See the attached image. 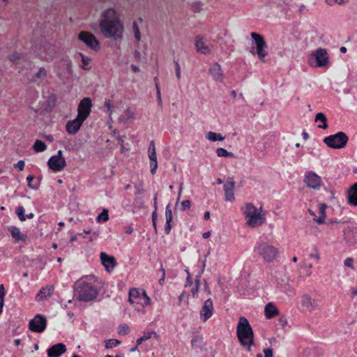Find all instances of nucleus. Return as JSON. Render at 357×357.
Here are the masks:
<instances>
[{"instance_id": "nucleus-20", "label": "nucleus", "mask_w": 357, "mask_h": 357, "mask_svg": "<svg viewBox=\"0 0 357 357\" xmlns=\"http://www.w3.org/2000/svg\"><path fill=\"white\" fill-rule=\"evenodd\" d=\"M149 158L150 160L151 172L152 174H154L158 168V161L155 148L153 142H151L149 147Z\"/></svg>"}, {"instance_id": "nucleus-44", "label": "nucleus", "mask_w": 357, "mask_h": 357, "mask_svg": "<svg viewBox=\"0 0 357 357\" xmlns=\"http://www.w3.org/2000/svg\"><path fill=\"white\" fill-rule=\"evenodd\" d=\"M105 105L107 108V113L109 116L112 114L113 104L111 100H107L105 102Z\"/></svg>"}, {"instance_id": "nucleus-34", "label": "nucleus", "mask_w": 357, "mask_h": 357, "mask_svg": "<svg viewBox=\"0 0 357 357\" xmlns=\"http://www.w3.org/2000/svg\"><path fill=\"white\" fill-rule=\"evenodd\" d=\"M47 149V146L43 141L36 140L33 144V149L36 152H42Z\"/></svg>"}, {"instance_id": "nucleus-9", "label": "nucleus", "mask_w": 357, "mask_h": 357, "mask_svg": "<svg viewBox=\"0 0 357 357\" xmlns=\"http://www.w3.org/2000/svg\"><path fill=\"white\" fill-rule=\"evenodd\" d=\"M250 36L256 47V52H252V54H257L259 60L265 62V57L268 54V46L264 37L255 32H252Z\"/></svg>"}, {"instance_id": "nucleus-35", "label": "nucleus", "mask_w": 357, "mask_h": 357, "mask_svg": "<svg viewBox=\"0 0 357 357\" xmlns=\"http://www.w3.org/2000/svg\"><path fill=\"white\" fill-rule=\"evenodd\" d=\"M109 220V211L107 209L104 208L102 211L98 214V215L96 218V220L98 222H107Z\"/></svg>"}, {"instance_id": "nucleus-11", "label": "nucleus", "mask_w": 357, "mask_h": 357, "mask_svg": "<svg viewBox=\"0 0 357 357\" xmlns=\"http://www.w3.org/2000/svg\"><path fill=\"white\" fill-rule=\"evenodd\" d=\"M77 38L91 50L96 52L100 50V43L92 33L82 31L78 34Z\"/></svg>"}, {"instance_id": "nucleus-48", "label": "nucleus", "mask_w": 357, "mask_h": 357, "mask_svg": "<svg viewBox=\"0 0 357 357\" xmlns=\"http://www.w3.org/2000/svg\"><path fill=\"white\" fill-rule=\"evenodd\" d=\"M353 264H354V260L352 258H347L344 261V264L345 266L349 267L352 269H354Z\"/></svg>"}, {"instance_id": "nucleus-39", "label": "nucleus", "mask_w": 357, "mask_h": 357, "mask_svg": "<svg viewBox=\"0 0 357 357\" xmlns=\"http://www.w3.org/2000/svg\"><path fill=\"white\" fill-rule=\"evenodd\" d=\"M16 214L17 215L19 219L21 221H25L26 220V217L24 215V208L23 206H19L16 210Z\"/></svg>"}, {"instance_id": "nucleus-42", "label": "nucleus", "mask_w": 357, "mask_h": 357, "mask_svg": "<svg viewBox=\"0 0 357 357\" xmlns=\"http://www.w3.org/2000/svg\"><path fill=\"white\" fill-rule=\"evenodd\" d=\"M165 218L166 220L169 222H172L173 220V214L169 205H167L165 208Z\"/></svg>"}, {"instance_id": "nucleus-56", "label": "nucleus", "mask_w": 357, "mask_h": 357, "mask_svg": "<svg viewBox=\"0 0 357 357\" xmlns=\"http://www.w3.org/2000/svg\"><path fill=\"white\" fill-rule=\"evenodd\" d=\"M134 231V229L131 226H128L126 227V233L128 234H130L133 232Z\"/></svg>"}, {"instance_id": "nucleus-32", "label": "nucleus", "mask_w": 357, "mask_h": 357, "mask_svg": "<svg viewBox=\"0 0 357 357\" xmlns=\"http://www.w3.org/2000/svg\"><path fill=\"white\" fill-rule=\"evenodd\" d=\"M206 138L211 142H218V141H223L225 140V136H222L220 133H216L214 132H208L206 134Z\"/></svg>"}, {"instance_id": "nucleus-38", "label": "nucleus", "mask_w": 357, "mask_h": 357, "mask_svg": "<svg viewBox=\"0 0 357 357\" xmlns=\"http://www.w3.org/2000/svg\"><path fill=\"white\" fill-rule=\"evenodd\" d=\"M216 153H217L218 156H219V157H230V156L232 155L231 153L228 152L224 148H218V149H217Z\"/></svg>"}, {"instance_id": "nucleus-23", "label": "nucleus", "mask_w": 357, "mask_h": 357, "mask_svg": "<svg viewBox=\"0 0 357 357\" xmlns=\"http://www.w3.org/2000/svg\"><path fill=\"white\" fill-rule=\"evenodd\" d=\"M195 46L197 52L202 54H208L211 52V48L202 37H197L195 40Z\"/></svg>"}, {"instance_id": "nucleus-49", "label": "nucleus", "mask_w": 357, "mask_h": 357, "mask_svg": "<svg viewBox=\"0 0 357 357\" xmlns=\"http://www.w3.org/2000/svg\"><path fill=\"white\" fill-rule=\"evenodd\" d=\"M24 160H19L15 165V167L17 168L20 171H22L24 168Z\"/></svg>"}, {"instance_id": "nucleus-1", "label": "nucleus", "mask_w": 357, "mask_h": 357, "mask_svg": "<svg viewBox=\"0 0 357 357\" xmlns=\"http://www.w3.org/2000/svg\"><path fill=\"white\" fill-rule=\"evenodd\" d=\"M99 26L106 38H112L115 40L122 39L124 26L114 8H109L102 12Z\"/></svg>"}, {"instance_id": "nucleus-14", "label": "nucleus", "mask_w": 357, "mask_h": 357, "mask_svg": "<svg viewBox=\"0 0 357 357\" xmlns=\"http://www.w3.org/2000/svg\"><path fill=\"white\" fill-rule=\"evenodd\" d=\"M101 264L107 273H112L117 265L116 260L113 255L102 252L100 254Z\"/></svg>"}, {"instance_id": "nucleus-24", "label": "nucleus", "mask_w": 357, "mask_h": 357, "mask_svg": "<svg viewBox=\"0 0 357 357\" xmlns=\"http://www.w3.org/2000/svg\"><path fill=\"white\" fill-rule=\"evenodd\" d=\"M235 183L233 181H227L224 185V192L225 200L229 202H232L235 199L234 190Z\"/></svg>"}, {"instance_id": "nucleus-4", "label": "nucleus", "mask_w": 357, "mask_h": 357, "mask_svg": "<svg viewBox=\"0 0 357 357\" xmlns=\"http://www.w3.org/2000/svg\"><path fill=\"white\" fill-rule=\"evenodd\" d=\"M236 335L242 347L247 351L251 352L255 346V336L252 326L244 317L239 318L236 326Z\"/></svg>"}, {"instance_id": "nucleus-8", "label": "nucleus", "mask_w": 357, "mask_h": 357, "mask_svg": "<svg viewBox=\"0 0 357 357\" xmlns=\"http://www.w3.org/2000/svg\"><path fill=\"white\" fill-rule=\"evenodd\" d=\"M349 138L343 132L329 135L324 139V142L329 148L333 149H341L346 146Z\"/></svg>"}, {"instance_id": "nucleus-37", "label": "nucleus", "mask_w": 357, "mask_h": 357, "mask_svg": "<svg viewBox=\"0 0 357 357\" xmlns=\"http://www.w3.org/2000/svg\"><path fill=\"white\" fill-rule=\"evenodd\" d=\"M132 29H133L135 38L136 41L137 43H139L141 40V33H140L139 29L136 22L133 23Z\"/></svg>"}, {"instance_id": "nucleus-47", "label": "nucleus", "mask_w": 357, "mask_h": 357, "mask_svg": "<svg viewBox=\"0 0 357 357\" xmlns=\"http://www.w3.org/2000/svg\"><path fill=\"white\" fill-rule=\"evenodd\" d=\"M199 282L200 281L199 279L196 280L195 284L191 289L192 294L194 297L197 296V295L199 287Z\"/></svg>"}, {"instance_id": "nucleus-2", "label": "nucleus", "mask_w": 357, "mask_h": 357, "mask_svg": "<svg viewBox=\"0 0 357 357\" xmlns=\"http://www.w3.org/2000/svg\"><path fill=\"white\" fill-rule=\"evenodd\" d=\"M97 278L93 275L81 278L75 283V292L79 301H90L96 298L98 289Z\"/></svg>"}, {"instance_id": "nucleus-62", "label": "nucleus", "mask_w": 357, "mask_h": 357, "mask_svg": "<svg viewBox=\"0 0 357 357\" xmlns=\"http://www.w3.org/2000/svg\"><path fill=\"white\" fill-rule=\"evenodd\" d=\"M204 218L206 220H208L210 218V212L209 211H206L204 213Z\"/></svg>"}, {"instance_id": "nucleus-10", "label": "nucleus", "mask_w": 357, "mask_h": 357, "mask_svg": "<svg viewBox=\"0 0 357 357\" xmlns=\"http://www.w3.org/2000/svg\"><path fill=\"white\" fill-rule=\"evenodd\" d=\"M47 166L54 172H61L65 168L66 161L61 150L58 151L56 155L50 158L47 161Z\"/></svg>"}, {"instance_id": "nucleus-61", "label": "nucleus", "mask_w": 357, "mask_h": 357, "mask_svg": "<svg viewBox=\"0 0 357 357\" xmlns=\"http://www.w3.org/2000/svg\"><path fill=\"white\" fill-rule=\"evenodd\" d=\"M182 190H183V188H182V186H181L180 188H179V190H178V193L177 202L180 200V198H181V193H182Z\"/></svg>"}, {"instance_id": "nucleus-33", "label": "nucleus", "mask_w": 357, "mask_h": 357, "mask_svg": "<svg viewBox=\"0 0 357 357\" xmlns=\"http://www.w3.org/2000/svg\"><path fill=\"white\" fill-rule=\"evenodd\" d=\"M79 56L82 59V66L81 68L84 70H89L90 66L89 64L91 63V59L85 56L82 53H79Z\"/></svg>"}, {"instance_id": "nucleus-15", "label": "nucleus", "mask_w": 357, "mask_h": 357, "mask_svg": "<svg viewBox=\"0 0 357 357\" xmlns=\"http://www.w3.org/2000/svg\"><path fill=\"white\" fill-rule=\"evenodd\" d=\"M304 182L308 188L317 190L321 188L322 180L319 176L311 172L305 175Z\"/></svg>"}, {"instance_id": "nucleus-40", "label": "nucleus", "mask_w": 357, "mask_h": 357, "mask_svg": "<svg viewBox=\"0 0 357 357\" xmlns=\"http://www.w3.org/2000/svg\"><path fill=\"white\" fill-rule=\"evenodd\" d=\"M154 333H155L154 332H149V333H145L143 336H142L141 337H139L137 340V345L141 344L143 341H145V340L151 338L152 335Z\"/></svg>"}, {"instance_id": "nucleus-60", "label": "nucleus", "mask_w": 357, "mask_h": 357, "mask_svg": "<svg viewBox=\"0 0 357 357\" xmlns=\"http://www.w3.org/2000/svg\"><path fill=\"white\" fill-rule=\"evenodd\" d=\"M3 303H4V298H0V314L2 312V308H3Z\"/></svg>"}, {"instance_id": "nucleus-7", "label": "nucleus", "mask_w": 357, "mask_h": 357, "mask_svg": "<svg viewBox=\"0 0 357 357\" xmlns=\"http://www.w3.org/2000/svg\"><path fill=\"white\" fill-rule=\"evenodd\" d=\"M308 64L314 68H326L329 64V54L326 49L318 48L308 56Z\"/></svg>"}, {"instance_id": "nucleus-18", "label": "nucleus", "mask_w": 357, "mask_h": 357, "mask_svg": "<svg viewBox=\"0 0 357 357\" xmlns=\"http://www.w3.org/2000/svg\"><path fill=\"white\" fill-rule=\"evenodd\" d=\"M84 120L77 116L75 119L69 121L66 125V132L69 135L76 134L82 126Z\"/></svg>"}, {"instance_id": "nucleus-41", "label": "nucleus", "mask_w": 357, "mask_h": 357, "mask_svg": "<svg viewBox=\"0 0 357 357\" xmlns=\"http://www.w3.org/2000/svg\"><path fill=\"white\" fill-rule=\"evenodd\" d=\"M264 356H263L261 354H258L257 357H273V351L271 348H266L263 350Z\"/></svg>"}, {"instance_id": "nucleus-21", "label": "nucleus", "mask_w": 357, "mask_h": 357, "mask_svg": "<svg viewBox=\"0 0 357 357\" xmlns=\"http://www.w3.org/2000/svg\"><path fill=\"white\" fill-rule=\"evenodd\" d=\"M209 74L215 82H222L224 80L223 71L219 63L212 65L209 69Z\"/></svg>"}, {"instance_id": "nucleus-55", "label": "nucleus", "mask_w": 357, "mask_h": 357, "mask_svg": "<svg viewBox=\"0 0 357 357\" xmlns=\"http://www.w3.org/2000/svg\"><path fill=\"white\" fill-rule=\"evenodd\" d=\"M156 89H157V96H158V102H162L161 93H160V91L159 87H158V85H156Z\"/></svg>"}, {"instance_id": "nucleus-43", "label": "nucleus", "mask_w": 357, "mask_h": 357, "mask_svg": "<svg viewBox=\"0 0 357 357\" xmlns=\"http://www.w3.org/2000/svg\"><path fill=\"white\" fill-rule=\"evenodd\" d=\"M130 331V328L126 324H121L119 328V333L121 335H127Z\"/></svg>"}, {"instance_id": "nucleus-57", "label": "nucleus", "mask_w": 357, "mask_h": 357, "mask_svg": "<svg viewBox=\"0 0 357 357\" xmlns=\"http://www.w3.org/2000/svg\"><path fill=\"white\" fill-rule=\"evenodd\" d=\"M156 217H157V215H156V211H155L153 214H152V220H153V224L154 225V227H155L156 226V224H155V219H156Z\"/></svg>"}, {"instance_id": "nucleus-59", "label": "nucleus", "mask_w": 357, "mask_h": 357, "mask_svg": "<svg viewBox=\"0 0 357 357\" xmlns=\"http://www.w3.org/2000/svg\"><path fill=\"white\" fill-rule=\"evenodd\" d=\"M211 236V231H208L206 232L203 233L202 236L204 238H208Z\"/></svg>"}, {"instance_id": "nucleus-19", "label": "nucleus", "mask_w": 357, "mask_h": 357, "mask_svg": "<svg viewBox=\"0 0 357 357\" xmlns=\"http://www.w3.org/2000/svg\"><path fill=\"white\" fill-rule=\"evenodd\" d=\"M8 230L9 231L12 238L14 239L15 243L19 242H27L29 241V238L27 235L23 234L20 228L11 225L8 227Z\"/></svg>"}, {"instance_id": "nucleus-64", "label": "nucleus", "mask_w": 357, "mask_h": 357, "mask_svg": "<svg viewBox=\"0 0 357 357\" xmlns=\"http://www.w3.org/2000/svg\"><path fill=\"white\" fill-rule=\"evenodd\" d=\"M192 282L190 278L189 277H188L187 280H186V286L192 285Z\"/></svg>"}, {"instance_id": "nucleus-46", "label": "nucleus", "mask_w": 357, "mask_h": 357, "mask_svg": "<svg viewBox=\"0 0 357 357\" xmlns=\"http://www.w3.org/2000/svg\"><path fill=\"white\" fill-rule=\"evenodd\" d=\"M191 202L190 200H185L181 203V210L185 211L190 208Z\"/></svg>"}, {"instance_id": "nucleus-51", "label": "nucleus", "mask_w": 357, "mask_h": 357, "mask_svg": "<svg viewBox=\"0 0 357 357\" xmlns=\"http://www.w3.org/2000/svg\"><path fill=\"white\" fill-rule=\"evenodd\" d=\"M171 222H169L168 220H166L165 231H166L167 234H169L170 230H171V229H172Z\"/></svg>"}, {"instance_id": "nucleus-36", "label": "nucleus", "mask_w": 357, "mask_h": 357, "mask_svg": "<svg viewBox=\"0 0 357 357\" xmlns=\"http://www.w3.org/2000/svg\"><path fill=\"white\" fill-rule=\"evenodd\" d=\"M105 344L107 349H112L120 344V341L116 339H108L105 341Z\"/></svg>"}, {"instance_id": "nucleus-26", "label": "nucleus", "mask_w": 357, "mask_h": 357, "mask_svg": "<svg viewBox=\"0 0 357 357\" xmlns=\"http://www.w3.org/2000/svg\"><path fill=\"white\" fill-rule=\"evenodd\" d=\"M344 238L347 243L354 245L357 243V229L355 228H347L344 231Z\"/></svg>"}, {"instance_id": "nucleus-30", "label": "nucleus", "mask_w": 357, "mask_h": 357, "mask_svg": "<svg viewBox=\"0 0 357 357\" xmlns=\"http://www.w3.org/2000/svg\"><path fill=\"white\" fill-rule=\"evenodd\" d=\"M314 121L319 123L317 126L319 128L326 129L328 128L326 116L322 112L316 114Z\"/></svg>"}, {"instance_id": "nucleus-22", "label": "nucleus", "mask_w": 357, "mask_h": 357, "mask_svg": "<svg viewBox=\"0 0 357 357\" xmlns=\"http://www.w3.org/2000/svg\"><path fill=\"white\" fill-rule=\"evenodd\" d=\"M347 202L351 206H357V183L347 190Z\"/></svg>"}, {"instance_id": "nucleus-12", "label": "nucleus", "mask_w": 357, "mask_h": 357, "mask_svg": "<svg viewBox=\"0 0 357 357\" xmlns=\"http://www.w3.org/2000/svg\"><path fill=\"white\" fill-rule=\"evenodd\" d=\"M47 326V319L45 316L38 314L29 322V328L35 333H42Z\"/></svg>"}, {"instance_id": "nucleus-54", "label": "nucleus", "mask_w": 357, "mask_h": 357, "mask_svg": "<svg viewBox=\"0 0 357 357\" xmlns=\"http://www.w3.org/2000/svg\"><path fill=\"white\" fill-rule=\"evenodd\" d=\"M33 177L32 176H29L27 178H26V180L28 181L29 182V187L32 188V189H34V188L31 185V181H33Z\"/></svg>"}, {"instance_id": "nucleus-13", "label": "nucleus", "mask_w": 357, "mask_h": 357, "mask_svg": "<svg viewBox=\"0 0 357 357\" xmlns=\"http://www.w3.org/2000/svg\"><path fill=\"white\" fill-rule=\"evenodd\" d=\"M91 99L88 97L83 98L79 103L77 116L85 121L91 113Z\"/></svg>"}, {"instance_id": "nucleus-53", "label": "nucleus", "mask_w": 357, "mask_h": 357, "mask_svg": "<svg viewBox=\"0 0 357 357\" xmlns=\"http://www.w3.org/2000/svg\"><path fill=\"white\" fill-rule=\"evenodd\" d=\"M5 289L3 284L0 285V298H4Z\"/></svg>"}, {"instance_id": "nucleus-5", "label": "nucleus", "mask_w": 357, "mask_h": 357, "mask_svg": "<svg viewBox=\"0 0 357 357\" xmlns=\"http://www.w3.org/2000/svg\"><path fill=\"white\" fill-rule=\"evenodd\" d=\"M128 302L137 312L145 314V307L151 305V298L144 290L132 288L128 293Z\"/></svg>"}, {"instance_id": "nucleus-28", "label": "nucleus", "mask_w": 357, "mask_h": 357, "mask_svg": "<svg viewBox=\"0 0 357 357\" xmlns=\"http://www.w3.org/2000/svg\"><path fill=\"white\" fill-rule=\"evenodd\" d=\"M264 314L267 319H271L276 317L279 314V312L273 303H268L264 307Z\"/></svg>"}, {"instance_id": "nucleus-50", "label": "nucleus", "mask_w": 357, "mask_h": 357, "mask_svg": "<svg viewBox=\"0 0 357 357\" xmlns=\"http://www.w3.org/2000/svg\"><path fill=\"white\" fill-rule=\"evenodd\" d=\"M176 77L178 79H180L181 76V68H180L178 63H176Z\"/></svg>"}, {"instance_id": "nucleus-25", "label": "nucleus", "mask_w": 357, "mask_h": 357, "mask_svg": "<svg viewBox=\"0 0 357 357\" xmlns=\"http://www.w3.org/2000/svg\"><path fill=\"white\" fill-rule=\"evenodd\" d=\"M66 351V346L62 343L53 345L47 350V356L49 357H59Z\"/></svg>"}, {"instance_id": "nucleus-16", "label": "nucleus", "mask_w": 357, "mask_h": 357, "mask_svg": "<svg viewBox=\"0 0 357 357\" xmlns=\"http://www.w3.org/2000/svg\"><path fill=\"white\" fill-rule=\"evenodd\" d=\"M301 304L303 308L308 312H312L319 305V302L310 295L304 294L301 299Z\"/></svg>"}, {"instance_id": "nucleus-31", "label": "nucleus", "mask_w": 357, "mask_h": 357, "mask_svg": "<svg viewBox=\"0 0 357 357\" xmlns=\"http://www.w3.org/2000/svg\"><path fill=\"white\" fill-rule=\"evenodd\" d=\"M135 119V112L130 108H126L123 114L119 117V121L121 122H127L130 120H133Z\"/></svg>"}, {"instance_id": "nucleus-17", "label": "nucleus", "mask_w": 357, "mask_h": 357, "mask_svg": "<svg viewBox=\"0 0 357 357\" xmlns=\"http://www.w3.org/2000/svg\"><path fill=\"white\" fill-rule=\"evenodd\" d=\"M213 304L212 300L209 298L204 302L199 312L200 318L204 322H205L213 315Z\"/></svg>"}, {"instance_id": "nucleus-52", "label": "nucleus", "mask_w": 357, "mask_h": 357, "mask_svg": "<svg viewBox=\"0 0 357 357\" xmlns=\"http://www.w3.org/2000/svg\"><path fill=\"white\" fill-rule=\"evenodd\" d=\"M310 258H314L317 260H319L320 259L319 253L318 252H315L314 253L310 254Z\"/></svg>"}, {"instance_id": "nucleus-58", "label": "nucleus", "mask_w": 357, "mask_h": 357, "mask_svg": "<svg viewBox=\"0 0 357 357\" xmlns=\"http://www.w3.org/2000/svg\"><path fill=\"white\" fill-rule=\"evenodd\" d=\"M131 68H132V71L135 73L139 72V68L135 65H132Z\"/></svg>"}, {"instance_id": "nucleus-29", "label": "nucleus", "mask_w": 357, "mask_h": 357, "mask_svg": "<svg viewBox=\"0 0 357 357\" xmlns=\"http://www.w3.org/2000/svg\"><path fill=\"white\" fill-rule=\"evenodd\" d=\"M326 208H327V205L325 204H319L318 205V209H319L320 216L318 218L314 217L313 219L314 221L315 222H317V224L321 225V224H324L325 222L326 218Z\"/></svg>"}, {"instance_id": "nucleus-45", "label": "nucleus", "mask_w": 357, "mask_h": 357, "mask_svg": "<svg viewBox=\"0 0 357 357\" xmlns=\"http://www.w3.org/2000/svg\"><path fill=\"white\" fill-rule=\"evenodd\" d=\"M348 1L349 0H326V3L329 6H333L335 4H344Z\"/></svg>"}, {"instance_id": "nucleus-27", "label": "nucleus", "mask_w": 357, "mask_h": 357, "mask_svg": "<svg viewBox=\"0 0 357 357\" xmlns=\"http://www.w3.org/2000/svg\"><path fill=\"white\" fill-rule=\"evenodd\" d=\"M53 289L52 286L43 287L36 296V300L38 301L46 300L52 296Z\"/></svg>"}, {"instance_id": "nucleus-63", "label": "nucleus", "mask_w": 357, "mask_h": 357, "mask_svg": "<svg viewBox=\"0 0 357 357\" xmlns=\"http://www.w3.org/2000/svg\"><path fill=\"white\" fill-rule=\"evenodd\" d=\"M39 75H45L46 74L45 70L44 68H41L39 72Z\"/></svg>"}, {"instance_id": "nucleus-3", "label": "nucleus", "mask_w": 357, "mask_h": 357, "mask_svg": "<svg viewBox=\"0 0 357 357\" xmlns=\"http://www.w3.org/2000/svg\"><path fill=\"white\" fill-rule=\"evenodd\" d=\"M245 224L248 228L255 229L262 226L266 222V213L261 206L257 207L252 203L242 206Z\"/></svg>"}, {"instance_id": "nucleus-6", "label": "nucleus", "mask_w": 357, "mask_h": 357, "mask_svg": "<svg viewBox=\"0 0 357 357\" xmlns=\"http://www.w3.org/2000/svg\"><path fill=\"white\" fill-rule=\"evenodd\" d=\"M255 252L266 262H273L278 255V249L268 243H257L255 247Z\"/></svg>"}]
</instances>
